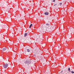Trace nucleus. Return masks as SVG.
Segmentation results:
<instances>
[{
  "label": "nucleus",
  "instance_id": "f257e3e1",
  "mask_svg": "<svg viewBox=\"0 0 74 74\" xmlns=\"http://www.w3.org/2000/svg\"><path fill=\"white\" fill-rule=\"evenodd\" d=\"M8 64L7 63H5L3 66L4 68H7L8 67Z\"/></svg>",
  "mask_w": 74,
  "mask_h": 74
},
{
  "label": "nucleus",
  "instance_id": "f03ea898",
  "mask_svg": "<svg viewBox=\"0 0 74 74\" xmlns=\"http://www.w3.org/2000/svg\"><path fill=\"white\" fill-rule=\"evenodd\" d=\"M25 64H30V62L29 61L28 63H27V62H25Z\"/></svg>",
  "mask_w": 74,
  "mask_h": 74
},
{
  "label": "nucleus",
  "instance_id": "7ed1b4c3",
  "mask_svg": "<svg viewBox=\"0 0 74 74\" xmlns=\"http://www.w3.org/2000/svg\"><path fill=\"white\" fill-rule=\"evenodd\" d=\"M6 49H7V48H3V49L2 50L3 51H5V50H6Z\"/></svg>",
  "mask_w": 74,
  "mask_h": 74
},
{
  "label": "nucleus",
  "instance_id": "20e7f679",
  "mask_svg": "<svg viewBox=\"0 0 74 74\" xmlns=\"http://www.w3.org/2000/svg\"><path fill=\"white\" fill-rule=\"evenodd\" d=\"M45 14L46 15H48V12H46L45 13Z\"/></svg>",
  "mask_w": 74,
  "mask_h": 74
},
{
  "label": "nucleus",
  "instance_id": "39448f33",
  "mask_svg": "<svg viewBox=\"0 0 74 74\" xmlns=\"http://www.w3.org/2000/svg\"><path fill=\"white\" fill-rule=\"evenodd\" d=\"M32 26H33V24H31L30 25V26L29 27V28H31V27H32Z\"/></svg>",
  "mask_w": 74,
  "mask_h": 74
},
{
  "label": "nucleus",
  "instance_id": "423d86ee",
  "mask_svg": "<svg viewBox=\"0 0 74 74\" xmlns=\"http://www.w3.org/2000/svg\"><path fill=\"white\" fill-rule=\"evenodd\" d=\"M3 37H2L1 36H0V39L1 40H2V39H3Z\"/></svg>",
  "mask_w": 74,
  "mask_h": 74
},
{
  "label": "nucleus",
  "instance_id": "0eeeda50",
  "mask_svg": "<svg viewBox=\"0 0 74 74\" xmlns=\"http://www.w3.org/2000/svg\"><path fill=\"white\" fill-rule=\"evenodd\" d=\"M27 33H25V35H24V37H26V36H27Z\"/></svg>",
  "mask_w": 74,
  "mask_h": 74
},
{
  "label": "nucleus",
  "instance_id": "6e6552de",
  "mask_svg": "<svg viewBox=\"0 0 74 74\" xmlns=\"http://www.w3.org/2000/svg\"><path fill=\"white\" fill-rule=\"evenodd\" d=\"M68 71H69V72H70V71H70V68H68Z\"/></svg>",
  "mask_w": 74,
  "mask_h": 74
},
{
  "label": "nucleus",
  "instance_id": "1a4fd4ad",
  "mask_svg": "<svg viewBox=\"0 0 74 74\" xmlns=\"http://www.w3.org/2000/svg\"><path fill=\"white\" fill-rule=\"evenodd\" d=\"M71 72L72 73V74H73V73H74V71H71Z\"/></svg>",
  "mask_w": 74,
  "mask_h": 74
},
{
  "label": "nucleus",
  "instance_id": "9d476101",
  "mask_svg": "<svg viewBox=\"0 0 74 74\" xmlns=\"http://www.w3.org/2000/svg\"><path fill=\"white\" fill-rule=\"evenodd\" d=\"M27 52H30V50L29 49H27Z\"/></svg>",
  "mask_w": 74,
  "mask_h": 74
},
{
  "label": "nucleus",
  "instance_id": "9b49d317",
  "mask_svg": "<svg viewBox=\"0 0 74 74\" xmlns=\"http://www.w3.org/2000/svg\"><path fill=\"white\" fill-rule=\"evenodd\" d=\"M60 4V5H62V3H61Z\"/></svg>",
  "mask_w": 74,
  "mask_h": 74
},
{
  "label": "nucleus",
  "instance_id": "f8f14e48",
  "mask_svg": "<svg viewBox=\"0 0 74 74\" xmlns=\"http://www.w3.org/2000/svg\"><path fill=\"white\" fill-rule=\"evenodd\" d=\"M46 25H47V26H49V24H48V23H47Z\"/></svg>",
  "mask_w": 74,
  "mask_h": 74
},
{
  "label": "nucleus",
  "instance_id": "ddd939ff",
  "mask_svg": "<svg viewBox=\"0 0 74 74\" xmlns=\"http://www.w3.org/2000/svg\"><path fill=\"white\" fill-rule=\"evenodd\" d=\"M53 2H55V0H53Z\"/></svg>",
  "mask_w": 74,
  "mask_h": 74
},
{
  "label": "nucleus",
  "instance_id": "4468645a",
  "mask_svg": "<svg viewBox=\"0 0 74 74\" xmlns=\"http://www.w3.org/2000/svg\"><path fill=\"white\" fill-rule=\"evenodd\" d=\"M54 5L55 6V5H56V4H55Z\"/></svg>",
  "mask_w": 74,
  "mask_h": 74
},
{
  "label": "nucleus",
  "instance_id": "2eb2a0df",
  "mask_svg": "<svg viewBox=\"0 0 74 74\" xmlns=\"http://www.w3.org/2000/svg\"><path fill=\"white\" fill-rule=\"evenodd\" d=\"M9 43H10V44H12V43H11V42H9Z\"/></svg>",
  "mask_w": 74,
  "mask_h": 74
},
{
  "label": "nucleus",
  "instance_id": "dca6fc26",
  "mask_svg": "<svg viewBox=\"0 0 74 74\" xmlns=\"http://www.w3.org/2000/svg\"><path fill=\"white\" fill-rule=\"evenodd\" d=\"M15 50H16V48H15Z\"/></svg>",
  "mask_w": 74,
  "mask_h": 74
},
{
  "label": "nucleus",
  "instance_id": "f3484780",
  "mask_svg": "<svg viewBox=\"0 0 74 74\" xmlns=\"http://www.w3.org/2000/svg\"><path fill=\"white\" fill-rule=\"evenodd\" d=\"M6 26H7V27H8V25H6Z\"/></svg>",
  "mask_w": 74,
  "mask_h": 74
},
{
  "label": "nucleus",
  "instance_id": "a211bd4d",
  "mask_svg": "<svg viewBox=\"0 0 74 74\" xmlns=\"http://www.w3.org/2000/svg\"><path fill=\"white\" fill-rule=\"evenodd\" d=\"M63 72V71H62V73Z\"/></svg>",
  "mask_w": 74,
  "mask_h": 74
},
{
  "label": "nucleus",
  "instance_id": "6ab92c4d",
  "mask_svg": "<svg viewBox=\"0 0 74 74\" xmlns=\"http://www.w3.org/2000/svg\"><path fill=\"white\" fill-rule=\"evenodd\" d=\"M72 9V10H73V9Z\"/></svg>",
  "mask_w": 74,
  "mask_h": 74
},
{
  "label": "nucleus",
  "instance_id": "aec40b11",
  "mask_svg": "<svg viewBox=\"0 0 74 74\" xmlns=\"http://www.w3.org/2000/svg\"><path fill=\"white\" fill-rule=\"evenodd\" d=\"M6 10H5V11Z\"/></svg>",
  "mask_w": 74,
  "mask_h": 74
}]
</instances>
